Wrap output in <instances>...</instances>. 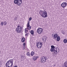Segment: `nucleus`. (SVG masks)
Wrapping results in <instances>:
<instances>
[{
	"mask_svg": "<svg viewBox=\"0 0 67 67\" xmlns=\"http://www.w3.org/2000/svg\"><path fill=\"white\" fill-rule=\"evenodd\" d=\"M36 45L38 48H40L42 47V42H39L36 43Z\"/></svg>",
	"mask_w": 67,
	"mask_h": 67,
	"instance_id": "nucleus-7",
	"label": "nucleus"
},
{
	"mask_svg": "<svg viewBox=\"0 0 67 67\" xmlns=\"http://www.w3.org/2000/svg\"><path fill=\"white\" fill-rule=\"evenodd\" d=\"M28 35H29V34L27 33L25 34V36H28Z\"/></svg>",
	"mask_w": 67,
	"mask_h": 67,
	"instance_id": "nucleus-25",
	"label": "nucleus"
},
{
	"mask_svg": "<svg viewBox=\"0 0 67 67\" xmlns=\"http://www.w3.org/2000/svg\"><path fill=\"white\" fill-rule=\"evenodd\" d=\"M62 33L63 34H64V33H63V32H62Z\"/></svg>",
	"mask_w": 67,
	"mask_h": 67,
	"instance_id": "nucleus-31",
	"label": "nucleus"
},
{
	"mask_svg": "<svg viewBox=\"0 0 67 67\" xmlns=\"http://www.w3.org/2000/svg\"><path fill=\"white\" fill-rule=\"evenodd\" d=\"M39 14L42 17L44 18H46L47 16V13L46 11H43L40 10L39 12Z\"/></svg>",
	"mask_w": 67,
	"mask_h": 67,
	"instance_id": "nucleus-1",
	"label": "nucleus"
},
{
	"mask_svg": "<svg viewBox=\"0 0 67 67\" xmlns=\"http://www.w3.org/2000/svg\"><path fill=\"white\" fill-rule=\"evenodd\" d=\"M54 52L55 53V51H54Z\"/></svg>",
	"mask_w": 67,
	"mask_h": 67,
	"instance_id": "nucleus-33",
	"label": "nucleus"
},
{
	"mask_svg": "<svg viewBox=\"0 0 67 67\" xmlns=\"http://www.w3.org/2000/svg\"><path fill=\"white\" fill-rule=\"evenodd\" d=\"M30 33L31 34H34V31L33 30H31L30 31Z\"/></svg>",
	"mask_w": 67,
	"mask_h": 67,
	"instance_id": "nucleus-22",
	"label": "nucleus"
},
{
	"mask_svg": "<svg viewBox=\"0 0 67 67\" xmlns=\"http://www.w3.org/2000/svg\"><path fill=\"white\" fill-rule=\"evenodd\" d=\"M48 58L47 57H43L41 58L40 62L41 63H44L46 60H47Z\"/></svg>",
	"mask_w": 67,
	"mask_h": 67,
	"instance_id": "nucleus-5",
	"label": "nucleus"
},
{
	"mask_svg": "<svg viewBox=\"0 0 67 67\" xmlns=\"http://www.w3.org/2000/svg\"><path fill=\"white\" fill-rule=\"evenodd\" d=\"M7 67H12L13 65V60L11 59L8 61L6 63Z\"/></svg>",
	"mask_w": 67,
	"mask_h": 67,
	"instance_id": "nucleus-2",
	"label": "nucleus"
},
{
	"mask_svg": "<svg viewBox=\"0 0 67 67\" xmlns=\"http://www.w3.org/2000/svg\"><path fill=\"white\" fill-rule=\"evenodd\" d=\"M27 28H26L24 29L25 33H27L28 31V30H31V26L30 25V21H28L27 25Z\"/></svg>",
	"mask_w": 67,
	"mask_h": 67,
	"instance_id": "nucleus-4",
	"label": "nucleus"
},
{
	"mask_svg": "<svg viewBox=\"0 0 67 67\" xmlns=\"http://www.w3.org/2000/svg\"><path fill=\"white\" fill-rule=\"evenodd\" d=\"M61 7L63 8H66L67 6V3L66 2H63L61 4Z\"/></svg>",
	"mask_w": 67,
	"mask_h": 67,
	"instance_id": "nucleus-8",
	"label": "nucleus"
},
{
	"mask_svg": "<svg viewBox=\"0 0 67 67\" xmlns=\"http://www.w3.org/2000/svg\"><path fill=\"white\" fill-rule=\"evenodd\" d=\"M32 19V17H31L29 18V21H30Z\"/></svg>",
	"mask_w": 67,
	"mask_h": 67,
	"instance_id": "nucleus-24",
	"label": "nucleus"
},
{
	"mask_svg": "<svg viewBox=\"0 0 67 67\" xmlns=\"http://www.w3.org/2000/svg\"><path fill=\"white\" fill-rule=\"evenodd\" d=\"M25 38H23L21 39V41L23 43L25 42Z\"/></svg>",
	"mask_w": 67,
	"mask_h": 67,
	"instance_id": "nucleus-16",
	"label": "nucleus"
},
{
	"mask_svg": "<svg viewBox=\"0 0 67 67\" xmlns=\"http://www.w3.org/2000/svg\"><path fill=\"white\" fill-rule=\"evenodd\" d=\"M14 67H18L17 66H14Z\"/></svg>",
	"mask_w": 67,
	"mask_h": 67,
	"instance_id": "nucleus-29",
	"label": "nucleus"
},
{
	"mask_svg": "<svg viewBox=\"0 0 67 67\" xmlns=\"http://www.w3.org/2000/svg\"><path fill=\"white\" fill-rule=\"evenodd\" d=\"M23 45L25 47V42L23 44Z\"/></svg>",
	"mask_w": 67,
	"mask_h": 67,
	"instance_id": "nucleus-26",
	"label": "nucleus"
},
{
	"mask_svg": "<svg viewBox=\"0 0 67 67\" xmlns=\"http://www.w3.org/2000/svg\"><path fill=\"white\" fill-rule=\"evenodd\" d=\"M3 23V25H6L7 24V23L6 21H5Z\"/></svg>",
	"mask_w": 67,
	"mask_h": 67,
	"instance_id": "nucleus-21",
	"label": "nucleus"
},
{
	"mask_svg": "<svg viewBox=\"0 0 67 67\" xmlns=\"http://www.w3.org/2000/svg\"><path fill=\"white\" fill-rule=\"evenodd\" d=\"M1 63L0 62V67H1Z\"/></svg>",
	"mask_w": 67,
	"mask_h": 67,
	"instance_id": "nucleus-28",
	"label": "nucleus"
},
{
	"mask_svg": "<svg viewBox=\"0 0 67 67\" xmlns=\"http://www.w3.org/2000/svg\"><path fill=\"white\" fill-rule=\"evenodd\" d=\"M64 66L65 67H67V62H65L64 63Z\"/></svg>",
	"mask_w": 67,
	"mask_h": 67,
	"instance_id": "nucleus-15",
	"label": "nucleus"
},
{
	"mask_svg": "<svg viewBox=\"0 0 67 67\" xmlns=\"http://www.w3.org/2000/svg\"><path fill=\"white\" fill-rule=\"evenodd\" d=\"M43 31V29L41 28H38L37 30V33H38L39 34H40L41 33H42V32Z\"/></svg>",
	"mask_w": 67,
	"mask_h": 67,
	"instance_id": "nucleus-9",
	"label": "nucleus"
},
{
	"mask_svg": "<svg viewBox=\"0 0 67 67\" xmlns=\"http://www.w3.org/2000/svg\"><path fill=\"white\" fill-rule=\"evenodd\" d=\"M1 24L2 25V26H3V21L1 23Z\"/></svg>",
	"mask_w": 67,
	"mask_h": 67,
	"instance_id": "nucleus-23",
	"label": "nucleus"
},
{
	"mask_svg": "<svg viewBox=\"0 0 67 67\" xmlns=\"http://www.w3.org/2000/svg\"><path fill=\"white\" fill-rule=\"evenodd\" d=\"M38 57H34L33 58V60H36V59H37V58H38Z\"/></svg>",
	"mask_w": 67,
	"mask_h": 67,
	"instance_id": "nucleus-11",
	"label": "nucleus"
},
{
	"mask_svg": "<svg viewBox=\"0 0 67 67\" xmlns=\"http://www.w3.org/2000/svg\"><path fill=\"white\" fill-rule=\"evenodd\" d=\"M57 41H60V37L59 36H58L57 38Z\"/></svg>",
	"mask_w": 67,
	"mask_h": 67,
	"instance_id": "nucleus-14",
	"label": "nucleus"
},
{
	"mask_svg": "<svg viewBox=\"0 0 67 67\" xmlns=\"http://www.w3.org/2000/svg\"><path fill=\"white\" fill-rule=\"evenodd\" d=\"M18 15H16V16H15V18L14 19V21H16L18 19Z\"/></svg>",
	"mask_w": 67,
	"mask_h": 67,
	"instance_id": "nucleus-13",
	"label": "nucleus"
},
{
	"mask_svg": "<svg viewBox=\"0 0 67 67\" xmlns=\"http://www.w3.org/2000/svg\"><path fill=\"white\" fill-rule=\"evenodd\" d=\"M34 52L33 51H32L31 54V56H33L34 55Z\"/></svg>",
	"mask_w": 67,
	"mask_h": 67,
	"instance_id": "nucleus-20",
	"label": "nucleus"
},
{
	"mask_svg": "<svg viewBox=\"0 0 67 67\" xmlns=\"http://www.w3.org/2000/svg\"><path fill=\"white\" fill-rule=\"evenodd\" d=\"M26 55H27L28 56H30V53L27 52L26 53Z\"/></svg>",
	"mask_w": 67,
	"mask_h": 67,
	"instance_id": "nucleus-18",
	"label": "nucleus"
},
{
	"mask_svg": "<svg viewBox=\"0 0 67 67\" xmlns=\"http://www.w3.org/2000/svg\"><path fill=\"white\" fill-rule=\"evenodd\" d=\"M21 58H22V60H23L24 59V55H21Z\"/></svg>",
	"mask_w": 67,
	"mask_h": 67,
	"instance_id": "nucleus-19",
	"label": "nucleus"
},
{
	"mask_svg": "<svg viewBox=\"0 0 67 67\" xmlns=\"http://www.w3.org/2000/svg\"><path fill=\"white\" fill-rule=\"evenodd\" d=\"M58 37V35L57 34H55L54 35V37L55 38H57Z\"/></svg>",
	"mask_w": 67,
	"mask_h": 67,
	"instance_id": "nucleus-12",
	"label": "nucleus"
},
{
	"mask_svg": "<svg viewBox=\"0 0 67 67\" xmlns=\"http://www.w3.org/2000/svg\"><path fill=\"white\" fill-rule=\"evenodd\" d=\"M51 48L50 49V51L51 52H55V47L54 46H51Z\"/></svg>",
	"mask_w": 67,
	"mask_h": 67,
	"instance_id": "nucleus-10",
	"label": "nucleus"
},
{
	"mask_svg": "<svg viewBox=\"0 0 67 67\" xmlns=\"http://www.w3.org/2000/svg\"><path fill=\"white\" fill-rule=\"evenodd\" d=\"M56 50H57V49H56Z\"/></svg>",
	"mask_w": 67,
	"mask_h": 67,
	"instance_id": "nucleus-32",
	"label": "nucleus"
},
{
	"mask_svg": "<svg viewBox=\"0 0 67 67\" xmlns=\"http://www.w3.org/2000/svg\"><path fill=\"white\" fill-rule=\"evenodd\" d=\"M22 1L21 0H15L14 3L15 4H17L18 5H20L22 4Z\"/></svg>",
	"mask_w": 67,
	"mask_h": 67,
	"instance_id": "nucleus-6",
	"label": "nucleus"
},
{
	"mask_svg": "<svg viewBox=\"0 0 67 67\" xmlns=\"http://www.w3.org/2000/svg\"><path fill=\"white\" fill-rule=\"evenodd\" d=\"M55 52H57V51L56 50L55 51Z\"/></svg>",
	"mask_w": 67,
	"mask_h": 67,
	"instance_id": "nucleus-30",
	"label": "nucleus"
},
{
	"mask_svg": "<svg viewBox=\"0 0 67 67\" xmlns=\"http://www.w3.org/2000/svg\"><path fill=\"white\" fill-rule=\"evenodd\" d=\"M22 27L20 26H18L16 29L15 31L17 33H20L22 31Z\"/></svg>",
	"mask_w": 67,
	"mask_h": 67,
	"instance_id": "nucleus-3",
	"label": "nucleus"
},
{
	"mask_svg": "<svg viewBox=\"0 0 67 67\" xmlns=\"http://www.w3.org/2000/svg\"><path fill=\"white\" fill-rule=\"evenodd\" d=\"M63 42L64 43H67V40L66 39H65L63 40Z\"/></svg>",
	"mask_w": 67,
	"mask_h": 67,
	"instance_id": "nucleus-17",
	"label": "nucleus"
},
{
	"mask_svg": "<svg viewBox=\"0 0 67 67\" xmlns=\"http://www.w3.org/2000/svg\"><path fill=\"white\" fill-rule=\"evenodd\" d=\"M23 49H25V46H24L23 47Z\"/></svg>",
	"mask_w": 67,
	"mask_h": 67,
	"instance_id": "nucleus-27",
	"label": "nucleus"
}]
</instances>
